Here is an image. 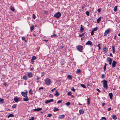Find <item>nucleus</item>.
I'll return each mask as SVG.
<instances>
[{
    "label": "nucleus",
    "mask_w": 120,
    "mask_h": 120,
    "mask_svg": "<svg viewBox=\"0 0 120 120\" xmlns=\"http://www.w3.org/2000/svg\"><path fill=\"white\" fill-rule=\"evenodd\" d=\"M102 82H103V87L107 89L108 88V86L107 84V81L104 79L102 81Z\"/></svg>",
    "instance_id": "f257e3e1"
},
{
    "label": "nucleus",
    "mask_w": 120,
    "mask_h": 120,
    "mask_svg": "<svg viewBox=\"0 0 120 120\" xmlns=\"http://www.w3.org/2000/svg\"><path fill=\"white\" fill-rule=\"evenodd\" d=\"M45 83L46 85L47 86H49L50 85L51 83V80L49 78L46 79L45 80Z\"/></svg>",
    "instance_id": "f03ea898"
},
{
    "label": "nucleus",
    "mask_w": 120,
    "mask_h": 120,
    "mask_svg": "<svg viewBox=\"0 0 120 120\" xmlns=\"http://www.w3.org/2000/svg\"><path fill=\"white\" fill-rule=\"evenodd\" d=\"M61 14L59 12H58L54 15L53 16L57 19H59L61 16Z\"/></svg>",
    "instance_id": "7ed1b4c3"
},
{
    "label": "nucleus",
    "mask_w": 120,
    "mask_h": 120,
    "mask_svg": "<svg viewBox=\"0 0 120 120\" xmlns=\"http://www.w3.org/2000/svg\"><path fill=\"white\" fill-rule=\"evenodd\" d=\"M76 48L77 50L81 52H82V50L83 48V47L81 45H79L77 46Z\"/></svg>",
    "instance_id": "20e7f679"
},
{
    "label": "nucleus",
    "mask_w": 120,
    "mask_h": 120,
    "mask_svg": "<svg viewBox=\"0 0 120 120\" xmlns=\"http://www.w3.org/2000/svg\"><path fill=\"white\" fill-rule=\"evenodd\" d=\"M107 61L109 63V64L110 65H111L112 64V59L109 57H108L107 59Z\"/></svg>",
    "instance_id": "39448f33"
},
{
    "label": "nucleus",
    "mask_w": 120,
    "mask_h": 120,
    "mask_svg": "<svg viewBox=\"0 0 120 120\" xmlns=\"http://www.w3.org/2000/svg\"><path fill=\"white\" fill-rule=\"evenodd\" d=\"M110 30L109 29H107L105 31L104 33V35L105 36H107V34L110 33Z\"/></svg>",
    "instance_id": "423d86ee"
},
{
    "label": "nucleus",
    "mask_w": 120,
    "mask_h": 120,
    "mask_svg": "<svg viewBox=\"0 0 120 120\" xmlns=\"http://www.w3.org/2000/svg\"><path fill=\"white\" fill-rule=\"evenodd\" d=\"M27 91H26V92H21V94L24 97H26L27 96Z\"/></svg>",
    "instance_id": "0eeeda50"
},
{
    "label": "nucleus",
    "mask_w": 120,
    "mask_h": 120,
    "mask_svg": "<svg viewBox=\"0 0 120 120\" xmlns=\"http://www.w3.org/2000/svg\"><path fill=\"white\" fill-rule=\"evenodd\" d=\"M102 49L103 51L105 53L106 52L108 51V48L106 46H103Z\"/></svg>",
    "instance_id": "6e6552de"
},
{
    "label": "nucleus",
    "mask_w": 120,
    "mask_h": 120,
    "mask_svg": "<svg viewBox=\"0 0 120 120\" xmlns=\"http://www.w3.org/2000/svg\"><path fill=\"white\" fill-rule=\"evenodd\" d=\"M65 117V116L64 114L62 115H59L58 116V118L59 119H64Z\"/></svg>",
    "instance_id": "1a4fd4ad"
},
{
    "label": "nucleus",
    "mask_w": 120,
    "mask_h": 120,
    "mask_svg": "<svg viewBox=\"0 0 120 120\" xmlns=\"http://www.w3.org/2000/svg\"><path fill=\"white\" fill-rule=\"evenodd\" d=\"M117 64V62L113 60L112 63V68L115 67H116V65Z\"/></svg>",
    "instance_id": "9d476101"
},
{
    "label": "nucleus",
    "mask_w": 120,
    "mask_h": 120,
    "mask_svg": "<svg viewBox=\"0 0 120 120\" xmlns=\"http://www.w3.org/2000/svg\"><path fill=\"white\" fill-rule=\"evenodd\" d=\"M53 101L54 100L53 99H50V100H48L45 101V103L46 104H48L49 103L53 102Z\"/></svg>",
    "instance_id": "9b49d317"
},
{
    "label": "nucleus",
    "mask_w": 120,
    "mask_h": 120,
    "mask_svg": "<svg viewBox=\"0 0 120 120\" xmlns=\"http://www.w3.org/2000/svg\"><path fill=\"white\" fill-rule=\"evenodd\" d=\"M86 45H90L92 46L93 45V44H92V42L90 41H87V42L86 43Z\"/></svg>",
    "instance_id": "f8f14e48"
},
{
    "label": "nucleus",
    "mask_w": 120,
    "mask_h": 120,
    "mask_svg": "<svg viewBox=\"0 0 120 120\" xmlns=\"http://www.w3.org/2000/svg\"><path fill=\"white\" fill-rule=\"evenodd\" d=\"M27 75L28 76L29 78H31L33 76V75L32 73L31 72H29L28 73Z\"/></svg>",
    "instance_id": "ddd939ff"
},
{
    "label": "nucleus",
    "mask_w": 120,
    "mask_h": 120,
    "mask_svg": "<svg viewBox=\"0 0 120 120\" xmlns=\"http://www.w3.org/2000/svg\"><path fill=\"white\" fill-rule=\"evenodd\" d=\"M42 109L41 108H38L37 109H33V110L34 111H41L42 110Z\"/></svg>",
    "instance_id": "4468645a"
},
{
    "label": "nucleus",
    "mask_w": 120,
    "mask_h": 120,
    "mask_svg": "<svg viewBox=\"0 0 120 120\" xmlns=\"http://www.w3.org/2000/svg\"><path fill=\"white\" fill-rule=\"evenodd\" d=\"M109 95L110 97V98L111 100L112 99V97L113 95L112 94V93H109Z\"/></svg>",
    "instance_id": "2eb2a0df"
},
{
    "label": "nucleus",
    "mask_w": 120,
    "mask_h": 120,
    "mask_svg": "<svg viewBox=\"0 0 120 120\" xmlns=\"http://www.w3.org/2000/svg\"><path fill=\"white\" fill-rule=\"evenodd\" d=\"M9 9L13 12H14L15 11V9L13 7L11 6L10 7Z\"/></svg>",
    "instance_id": "dca6fc26"
},
{
    "label": "nucleus",
    "mask_w": 120,
    "mask_h": 120,
    "mask_svg": "<svg viewBox=\"0 0 120 120\" xmlns=\"http://www.w3.org/2000/svg\"><path fill=\"white\" fill-rule=\"evenodd\" d=\"M90 98H88L87 99V105H88L90 104Z\"/></svg>",
    "instance_id": "f3484780"
},
{
    "label": "nucleus",
    "mask_w": 120,
    "mask_h": 120,
    "mask_svg": "<svg viewBox=\"0 0 120 120\" xmlns=\"http://www.w3.org/2000/svg\"><path fill=\"white\" fill-rule=\"evenodd\" d=\"M25 97L26 98H23V101H28L29 100L28 97L27 96V97Z\"/></svg>",
    "instance_id": "a211bd4d"
},
{
    "label": "nucleus",
    "mask_w": 120,
    "mask_h": 120,
    "mask_svg": "<svg viewBox=\"0 0 120 120\" xmlns=\"http://www.w3.org/2000/svg\"><path fill=\"white\" fill-rule=\"evenodd\" d=\"M54 109L53 110V111L54 112L58 111H59V109L56 107H54Z\"/></svg>",
    "instance_id": "6ab92c4d"
},
{
    "label": "nucleus",
    "mask_w": 120,
    "mask_h": 120,
    "mask_svg": "<svg viewBox=\"0 0 120 120\" xmlns=\"http://www.w3.org/2000/svg\"><path fill=\"white\" fill-rule=\"evenodd\" d=\"M22 79L25 80H27V76L26 75H24L22 77Z\"/></svg>",
    "instance_id": "aec40b11"
},
{
    "label": "nucleus",
    "mask_w": 120,
    "mask_h": 120,
    "mask_svg": "<svg viewBox=\"0 0 120 120\" xmlns=\"http://www.w3.org/2000/svg\"><path fill=\"white\" fill-rule=\"evenodd\" d=\"M67 77L68 78L70 79H72V76L69 75H67Z\"/></svg>",
    "instance_id": "412c9836"
},
{
    "label": "nucleus",
    "mask_w": 120,
    "mask_h": 120,
    "mask_svg": "<svg viewBox=\"0 0 120 120\" xmlns=\"http://www.w3.org/2000/svg\"><path fill=\"white\" fill-rule=\"evenodd\" d=\"M79 112L80 114H82L83 113L84 111L82 109H80L79 110Z\"/></svg>",
    "instance_id": "4be33fe9"
},
{
    "label": "nucleus",
    "mask_w": 120,
    "mask_h": 120,
    "mask_svg": "<svg viewBox=\"0 0 120 120\" xmlns=\"http://www.w3.org/2000/svg\"><path fill=\"white\" fill-rule=\"evenodd\" d=\"M19 98H14V100L16 102H18L19 101Z\"/></svg>",
    "instance_id": "5701e85b"
},
{
    "label": "nucleus",
    "mask_w": 120,
    "mask_h": 120,
    "mask_svg": "<svg viewBox=\"0 0 120 120\" xmlns=\"http://www.w3.org/2000/svg\"><path fill=\"white\" fill-rule=\"evenodd\" d=\"M83 30H84V28L82 27V25H81L80 29V31L81 32H82Z\"/></svg>",
    "instance_id": "b1692460"
},
{
    "label": "nucleus",
    "mask_w": 120,
    "mask_h": 120,
    "mask_svg": "<svg viewBox=\"0 0 120 120\" xmlns=\"http://www.w3.org/2000/svg\"><path fill=\"white\" fill-rule=\"evenodd\" d=\"M14 116V115L12 114H10L8 115V118H9L10 117H13Z\"/></svg>",
    "instance_id": "393cba45"
},
{
    "label": "nucleus",
    "mask_w": 120,
    "mask_h": 120,
    "mask_svg": "<svg viewBox=\"0 0 120 120\" xmlns=\"http://www.w3.org/2000/svg\"><path fill=\"white\" fill-rule=\"evenodd\" d=\"M0 104H1L2 103H4V99L3 98H0Z\"/></svg>",
    "instance_id": "a878e982"
},
{
    "label": "nucleus",
    "mask_w": 120,
    "mask_h": 120,
    "mask_svg": "<svg viewBox=\"0 0 120 120\" xmlns=\"http://www.w3.org/2000/svg\"><path fill=\"white\" fill-rule=\"evenodd\" d=\"M113 119L114 120H116V119L117 118L116 115H114L112 116Z\"/></svg>",
    "instance_id": "bb28decb"
},
{
    "label": "nucleus",
    "mask_w": 120,
    "mask_h": 120,
    "mask_svg": "<svg viewBox=\"0 0 120 120\" xmlns=\"http://www.w3.org/2000/svg\"><path fill=\"white\" fill-rule=\"evenodd\" d=\"M112 49L113 51L112 53H115V48L113 46H112Z\"/></svg>",
    "instance_id": "cd10ccee"
},
{
    "label": "nucleus",
    "mask_w": 120,
    "mask_h": 120,
    "mask_svg": "<svg viewBox=\"0 0 120 120\" xmlns=\"http://www.w3.org/2000/svg\"><path fill=\"white\" fill-rule=\"evenodd\" d=\"M101 17H99L98 18L97 20V23H98L101 20Z\"/></svg>",
    "instance_id": "c85d7f7f"
},
{
    "label": "nucleus",
    "mask_w": 120,
    "mask_h": 120,
    "mask_svg": "<svg viewBox=\"0 0 120 120\" xmlns=\"http://www.w3.org/2000/svg\"><path fill=\"white\" fill-rule=\"evenodd\" d=\"M60 94L58 92L57 90L56 91V92L55 94V95L57 97Z\"/></svg>",
    "instance_id": "c756f323"
},
{
    "label": "nucleus",
    "mask_w": 120,
    "mask_h": 120,
    "mask_svg": "<svg viewBox=\"0 0 120 120\" xmlns=\"http://www.w3.org/2000/svg\"><path fill=\"white\" fill-rule=\"evenodd\" d=\"M37 59V58L36 56H33L32 57L31 59L32 60H35Z\"/></svg>",
    "instance_id": "7c9ffc66"
},
{
    "label": "nucleus",
    "mask_w": 120,
    "mask_h": 120,
    "mask_svg": "<svg viewBox=\"0 0 120 120\" xmlns=\"http://www.w3.org/2000/svg\"><path fill=\"white\" fill-rule=\"evenodd\" d=\"M65 63V62L64 60H63L61 61V65H63L64 64V63Z\"/></svg>",
    "instance_id": "2f4dec72"
},
{
    "label": "nucleus",
    "mask_w": 120,
    "mask_h": 120,
    "mask_svg": "<svg viewBox=\"0 0 120 120\" xmlns=\"http://www.w3.org/2000/svg\"><path fill=\"white\" fill-rule=\"evenodd\" d=\"M105 75L104 74H102L101 75V78L103 79L105 78Z\"/></svg>",
    "instance_id": "473e14b6"
},
{
    "label": "nucleus",
    "mask_w": 120,
    "mask_h": 120,
    "mask_svg": "<svg viewBox=\"0 0 120 120\" xmlns=\"http://www.w3.org/2000/svg\"><path fill=\"white\" fill-rule=\"evenodd\" d=\"M17 105L16 104H14L12 106V108H16L17 107Z\"/></svg>",
    "instance_id": "72a5a7b5"
},
{
    "label": "nucleus",
    "mask_w": 120,
    "mask_h": 120,
    "mask_svg": "<svg viewBox=\"0 0 120 120\" xmlns=\"http://www.w3.org/2000/svg\"><path fill=\"white\" fill-rule=\"evenodd\" d=\"M97 30V27H96L95 28H94L93 30H92L94 32V31H96Z\"/></svg>",
    "instance_id": "f704fd0d"
},
{
    "label": "nucleus",
    "mask_w": 120,
    "mask_h": 120,
    "mask_svg": "<svg viewBox=\"0 0 120 120\" xmlns=\"http://www.w3.org/2000/svg\"><path fill=\"white\" fill-rule=\"evenodd\" d=\"M117 6H115V7H114V11H115V12H116V11L117 10Z\"/></svg>",
    "instance_id": "c9c22d12"
},
{
    "label": "nucleus",
    "mask_w": 120,
    "mask_h": 120,
    "mask_svg": "<svg viewBox=\"0 0 120 120\" xmlns=\"http://www.w3.org/2000/svg\"><path fill=\"white\" fill-rule=\"evenodd\" d=\"M80 85L82 87L84 88H86V87L84 84H81Z\"/></svg>",
    "instance_id": "e433bc0d"
},
{
    "label": "nucleus",
    "mask_w": 120,
    "mask_h": 120,
    "mask_svg": "<svg viewBox=\"0 0 120 120\" xmlns=\"http://www.w3.org/2000/svg\"><path fill=\"white\" fill-rule=\"evenodd\" d=\"M29 93L30 94H32L33 93V92L32 91V90L30 89L29 91Z\"/></svg>",
    "instance_id": "4c0bfd02"
},
{
    "label": "nucleus",
    "mask_w": 120,
    "mask_h": 120,
    "mask_svg": "<svg viewBox=\"0 0 120 120\" xmlns=\"http://www.w3.org/2000/svg\"><path fill=\"white\" fill-rule=\"evenodd\" d=\"M22 39L23 41H24V42H27V41L26 40V38H22Z\"/></svg>",
    "instance_id": "58836bf2"
},
{
    "label": "nucleus",
    "mask_w": 120,
    "mask_h": 120,
    "mask_svg": "<svg viewBox=\"0 0 120 120\" xmlns=\"http://www.w3.org/2000/svg\"><path fill=\"white\" fill-rule=\"evenodd\" d=\"M66 105L68 106L70 104V102L68 101L65 104Z\"/></svg>",
    "instance_id": "ea45409f"
},
{
    "label": "nucleus",
    "mask_w": 120,
    "mask_h": 120,
    "mask_svg": "<svg viewBox=\"0 0 120 120\" xmlns=\"http://www.w3.org/2000/svg\"><path fill=\"white\" fill-rule=\"evenodd\" d=\"M86 14L88 16L89 15V12L88 11H86L85 12Z\"/></svg>",
    "instance_id": "a19ab883"
},
{
    "label": "nucleus",
    "mask_w": 120,
    "mask_h": 120,
    "mask_svg": "<svg viewBox=\"0 0 120 120\" xmlns=\"http://www.w3.org/2000/svg\"><path fill=\"white\" fill-rule=\"evenodd\" d=\"M32 17L34 19H35L36 18V16L34 14H33Z\"/></svg>",
    "instance_id": "79ce46f5"
},
{
    "label": "nucleus",
    "mask_w": 120,
    "mask_h": 120,
    "mask_svg": "<svg viewBox=\"0 0 120 120\" xmlns=\"http://www.w3.org/2000/svg\"><path fill=\"white\" fill-rule=\"evenodd\" d=\"M52 116V114L51 113H49L48 114V115L47 116V117H50L51 116Z\"/></svg>",
    "instance_id": "37998d69"
},
{
    "label": "nucleus",
    "mask_w": 120,
    "mask_h": 120,
    "mask_svg": "<svg viewBox=\"0 0 120 120\" xmlns=\"http://www.w3.org/2000/svg\"><path fill=\"white\" fill-rule=\"evenodd\" d=\"M71 90L73 91L74 92H75V90L74 88V87H72L71 88Z\"/></svg>",
    "instance_id": "c03bdc74"
},
{
    "label": "nucleus",
    "mask_w": 120,
    "mask_h": 120,
    "mask_svg": "<svg viewBox=\"0 0 120 120\" xmlns=\"http://www.w3.org/2000/svg\"><path fill=\"white\" fill-rule=\"evenodd\" d=\"M81 72L80 70L79 69L77 70L76 72L78 73H79Z\"/></svg>",
    "instance_id": "a18cd8bd"
},
{
    "label": "nucleus",
    "mask_w": 120,
    "mask_h": 120,
    "mask_svg": "<svg viewBox=\"0 0 120 120\" xmlns=\"http://www.w3.org/2000/svg\"><path fill=\"white\" fill-rule=\"evenodd\" d=\"M72 94V93L70 91L68 92L67 94V95H71Z\"/></svg>",
    "instance_id": "49530a36"
},
{
    "label": "nucleus",
    "mask_w": 120,
    "mask_h": 120,
    "mask_svg": "<svg viewBox=\"0 0 120 120\" xmlns=\"http://www.w3.org/2000/svg\"><path fill=\"white\" fill-rule=\"evenodd\" d=\"M101 8H98V9L97 11L98 13H99L101 11Z\"/></svg>",
    "instance_id": "de8ad7c7"
},
{
    "label": "nucleus",
    "mask_w": 120,
    "mask_h": 120,
    "mask_svg": "<svg viewBox=\"0 0 120 120\" xmlns=\"http://www.w3.org/2000/svg\"><path fill=\"white\" fill-rule=\"evenodd\" d=\"M56 37V34H53V35H52L51 36V37Z\"/></svg>",
    "instance_id": "09e8293b"
},
{
    "label": "nucleus",
    "mask_w": 120,
    "mask_h": 120,
    "mask_svg": "<svg viewBox=\"0 0 120 120\" xmlns=\"http://www.w3.org/2000/svg\"><path fill=\"white\" fill-rule=\"evenodd\" d=\"M84 35V34L82 33L81 34L79 35V36L80 37H81L82 36H83Z\"/></svg>",
    "instance_id": "8fccbe9b"
},
{
    "label": "nucleus",
    "mask_w": 120,
    "mask_h": 120,
    "mask_svg": "<svg viewBox=\"0 0 120 120\" xmlns=\"http://www.w3.org/2000/svg\"><path fill=\"white\" fill-rule=\"evenodd\" d=\"M100 44H99L97 45V46H98V48H99V50L100 49H101V47L100 46Z\"/></svg>",
    "instance_id": "3c124183"
},
{
    "label": "nucleus",
    "mask_w": 120,
    "mask_h": 120,
    "mask_svg": "<svg viewBox=\"0 0 120 120\" xmlns=\"http://www.w3.org/2000/svg\"><path fill=\"white\" fill-rule=\"evenodd\" d=\"M62 102V100H59L57 102V104L61 103Z\"/></svg>",
    "instance_id": "603ef678"
},
{
    "label": "nucleus",
    "mask_w": 120,
    "mask_h": 120,
    "mask_svg": "<svg viewBox=\"0 0 120 120\" xmlns=\"http://www.w3.org/2000/svg\"><path fill=\"white\" fill-rule=\"evenodd\" d=\"M96 90L97 91H98V92H99L100 93L101 92V91H100V90L99 89H98V88L96 89Z\"/></svg>",
    "instance_id": "864d4df0"
},
{
    "label": "nucleus",
    "mask_w": 120,
    "mask_h": 120,
    "mask_svg": "<svg viewBox=\"0 0 120 120\" xmlns=\"http://www.w3.org/2000/svg\"><path fill=\"white\" fill-rule=\"evenodd\" d=\"M94 32L92 30L91 31V34L92 35H94Z\"/></svg>",
    "instance_id": "5fc2aeb1"
},
{
    "label": "nucleus",
    "mask_w": 120,
    "mask_h": 120,
    "mask_svg": "<svg viewBox=\"0 0 120 120\" xmlns=\"http://www.w3.org/2000/svg\"><path fill=\"white\" fill-rule=\"evenodd\" d=\"M56 90V89L55 88H54L53 89H52L51 90V91H52L53 92L54 91V90Z\"/></svg>",
    "instance_id": "6e6d98bb"
},
{
    "label": "nucleus",
    "mask_w": 120,
    "mask_h": 120,
    "mask_svg": "<svg viewBox=\"0 0 120 120\" xmlns=\"http://www.w3.org/2000/svg\"><path fill=\"white\" fill-rule=\"evenodd\" d=\"M103 68L104 71H105L106 68V66H104Z\"/></svg>",
    "instance_id": "4d7b16f0"
},
{
    "label": "nucleus",
    "mask_w": 120,
    "mask_h": 120,
    "mask_svg": "<svg viewBox=\"0 0 120 120\" xmlns=\"http://www.w3.org/2000/svg\"><path fill=\"white\" fill-rule=\"evenodd\" d=\"M102 119H103L104 120H106V118L105 117H102Z\"/></svg>",
    "instance_id": "13d9d810"
},
{
    "label": "nucleus",
    "mask_w": 120,
    "mask_h": 120,
    "mask_svg": "<svg viewBox=\"0 0 120 120\" xmlns=\"http://www.w3.org/2000/svg\"><path fill=\"white\" fill-rule=\"evenodd\" d=\"M34 120V117H33L30 118L29 119V120Z\"/></svg>",
    "instance_id": "bf43d9fd"
},
{
    "label": "nucleus",
    "mask_w": 120,
    "mask_h": 120,
    "mask_svg": "<svg viewBox=\"0 0 120 120\" xmlns=\"http://www.w3.org/2000/svg\"><path fill=\"white\" fill-rule=\"evenodd\" d=\"M34 29V26H32L31 28H30V30H33Z\"/></svg>",
    "instance_id": "052dcab7"
},
{
    "label": "nucleus",
    "mask_w": 120,
    "mask_h": 120,
    "mask_svg": "<svg viewBox=\"0 0 120 120\" xmlns=\"http://www.w3.org/2000/svg\"><path fill=\"white\" fill-rule=\"evenodd\" d=\"M34 60H32V59H31V62L32 63V64H33V63L34 62Z\"/></svg>",
    "instance_id": "680f3d73"
},
{
    "label": "nucleus",
    "mask_w": 120,
    "mask_h": 120,
    "mask_svg": "<svg viewBox=\"0 0 120 120\" xmlns=\"http://www.w3.org/2000/svg\"><path fill=\"white\" fill-rule=\"evenodd\" d=\"M105 105V103H101V105H102L104 106V105Z\"/></svg>",
    "instance_id": "e2e57ef3"
},
{
    "label": "nucleus",
    "mask_w": 120,
    "mask_h": 120,
    "mask_svg": "<svg viewBox=\"0 0 120 120\" xmlns=\"http://www.w3.org/2000/svg\"><path fill=\"white\" fill-rule=\"evenodd\" d=\"M111 107H109V108L108 109V111H109L110 110H111Z\"/></svg>",
    "instance_id": "0e129e2a"
},
{
    "label": "nucleus",
    "mask_w": 120,
    "mask_h": 120,
    "mask_svg": "<svg viewBox=\"0 0 120 120\" xmlns=\"http://www.w3.org/2000/svg\"><path fill=\"white\" fill-rule=\"evenodd\" d=\"M43 87H41L38 90H39L41 89H43Z\"/></svg>",
    "instance_id": "69168bd1"
},
{
    "label": "nucleus",
    "mask_w": 120,
    "mask_h": 120,
    "mask_svg": "<svg viewBox=\"0 0 120 120\" xmlns=\"http://www.w3.org/2000/svg\"><path fill=\"white\" fill-rule=\"evenodd\" d=\"M109 56H111L112 57L113 56L112 55V53H110V54Z\"/></svg>",
    "instance_id": "338daca9"
},
{
    "label": "nucleus",
    "mask_w": 120,
    "mask_h": 120,
    "mask_svg": "<svg viewBox=\"0 0 120 120\" xmlns=\"http://www.w3.org/2000/svg\"><path fill=\"white\" fill-rule=\"evenodd\" d=\"M43 41H45V42H47L48 41V40H43Z\"/></svg>",
    "instance_id": "774afa93"
}]
</instances>
